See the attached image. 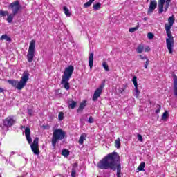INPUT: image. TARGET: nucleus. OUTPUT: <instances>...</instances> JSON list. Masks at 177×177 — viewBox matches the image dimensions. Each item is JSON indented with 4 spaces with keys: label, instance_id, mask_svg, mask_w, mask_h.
I'll list each match as a JSON object with an SVG mask.
<instances>
[{
    "label": "nucleus",
    "instance_id": "09e8293b",
    "mask_svg": "<svg viewBox=\"0 0 177 177\" xmlns=\"http://www.w3.org/2000/svg\"><path fill=\"white\" fill-rule=\"evenodd\" d=\"M55 93H59V90H55Z\"/></svg>",
    "mask_w": 177,
    "mask_h": 177
},
{
    "label": "nucleus",
    "instance_id": "a18cd8bd",
    "mask_svg": "<svg viewBox=\"0 0 177 177\" xmlns=\"http://www.w3.org/2000/svg\"><path fill=\"white\" fill-rule=\"evenodd\" d=\"M28 115H32V109H28Z\"/></svg>",
    "mask_w": 177,
    "mask_h": 177
},
{
    "label": "nucleus",
    "instance_id": "4468645a",
    "mask_svg": "<svg viewBox=\"0 0 177 177\" xmlns=\"http://www.w3.org/2000/svg\"><path fill=\"white\" fill-rule=\"evenodd\" d=\"M168 23L169 25L167 24H165V28H172V26H174V23H175V17L174 15L168 18Z\"/></svg>",
    "mask_w": 177,
    "mask_h": 177
},
{
    "label": "nucleus",
    "instance_id": "412c9836",
    "mask_svg": "<svg viewBox=\"0 0 177 177\" xmlns=\"http://www.w3.org/2000/svg\"><path fill=\"white\" fill-rule=\"evenodd\" d=\"M115 147L116 149H121V139L120 138L115 140Z\"/></svg>",
    "mask_w": 177,
    "mask_h": 177
},
{
    "label": "nucleus",
    "instance_id": "0eeeda50",
    "mask_svg": "<svg viewBox=\"0 0 177 177\" xmlns=\"http://www.w3.org/2000/svg\"><path fill=\"white\" fill-rule=\"evenodd\" d=\"M39 138L38 137L35 138L33 142L30 145V149L35 156H39Z\"/></svg>",
    "mask_w": 177,
    "mask_h": 177
},
{
    "label": "nucleus",
    "instance_id": "79ce46f5",
    "mask_svg": "<svg viewBox=\"0 0 177 177\" xmlns=\"http://www.w3.org/2000/svg\"><path fill=\"white\" fill-rule=\"evenodd\" d=\"M88 124H93V118H92V116H90L88 118Z\"/></svg>",
    "mask_w": 177,
    "mask_h": 177
},
{
    "label": "nucleus",
    "instance_id": "6e6d98bb",
    "mask_svg": "<svg viewBox=\"0 0 177 177\" xmlns=\"http://www.w3.org/2000/svg\"><path fill=\"white\" fill-rule=\"evenodd\" d=\"M0 89H2V88H0Z\"/></svg>",
    "mask_w": 177,
    "mask_h": 177
},
{
    "label": "nucleus",
    "instance_id": "5fc2aeb1",
    "mask_svg": "<svg viewBox=\"0 0 177 177\" xmlns=\"http://www.w3.org/2000/svg\"><path fill=\"white\" fill-rule=\"evenodd\" d=\"M0 177H2V175H1V174H0Z\"/></svg>",
    "mask_w": 177,
    "mask_h": 177
},
{
    "label": "nucleus",
    "instance_id": "603ef678",
    "mask_svg": "<svg viewBox=\"0 0 177 177\" xmlns=\"http://www.w3.org/2000/svg\"><path fill=\"white\" fill-rule=\"evenodd\" d=\"M144 20H145V21L147 20V17H145V18H144Z\"/></svg>",
    "mask_w": 177,
    "mask_h": 177
},
{
    "label": "nucleus",
    "instance_id": "e433bc0d",
    "mask_svg": "<svg viewBox=\"0 0 177 177\" xmlns=\"http://www.w3.org/2000/svg\"><path fill=\"white\" fill-rule=\"evenodd\" d=\"M147 37L149 39H153V38H154V34L149 32L147 34Z\"/></svg>",
    "mask_w": 177,
    "mask_h": 177
},
{
    "label": "nucleus",
    "instance_id": "864d4df0",
    "mask_svg": "<svg viewBox=\"0 0 177 177\" xmlns=\"http://www.w3.org/2000/svg\"><path fill=\"white\" fill-rule=\"evenodd\" d=\"M0 127L2 128V124H1Z\"/></svg>",
    "mask_w": 177,
    "mask_h": 177
},
{
    "label": "nucleus",
    "instance_id": "bb28decb",
    "mask_svg": "<svg viewBox=\"0 0 177 177\" xmlns=\"http://www.w3.org/2000/svg\"><path fill=\"white\" fill-rule=\"evenodd\" d=\"M137 24H138L137 26L129 28V32H135V31H138V30L139 29V22H138Z\"/></svg>",
    "mask_w": 177,
    "mask_h": 177
},
{
    "label": "nucleus",
    "instance_id": "de8ad7c7",
    "mask_svg": "<svg viewBox=\"0 0 177 177\" xmlns=\"http://www.w3.org/2000/svg\"><path fill=\"white\" fill-rule=\"evenodd\" d=\"M3 92V89H0V93H2Z\"/></svg>",
    "mask_w": 177,
    "mask_h": 177
},
{
    "label": "nucleus",
    "instance_id": "473e14b6",
    "mask_svg": "<svg viewBox=\"0 0 177 177\" xmlns=\"http://www.w3.org/2000/svg\"><path fill=\"white\" fill-rule=\"evenodd\" d=\"M58 118L59 121H63L64 118V113L63 112H59L58 115Z\"/></svg>",
    "mask_w": 177,
    "mask_h": 177
},
{
    "label": "nucleus",
    "instance_id": "8fccbe9b",
    "mask_svg": "<svg viewBox=\"0 0 177 177\" xmlns=\"http://www.w3.org/2000/svg\"><path fill=\"white\" fill-rule=\"evenodd\" d=\"M75 167H78V165L77 163L74 164Z\"/></svg>",
    "mask_w": 177,
    "mask_h": 177
},
{
    "label": "nucleus",
    "instance_id": "f257e3e1",
    "mask_svg": "<svg viewBox=\"0 0 177 177\" xmlns=\"http://www.w3.org/2000/svg\"><path fill=\"white\" fill-rule=\"evenodd\" d=\"M97 167L100 169H117V177H121V158L118 153L113 151L106 156L97 163Z\"/></svg>",
    "mask_w": 177,
    "mask_h": 177
},
{
    "label": "nucleus",
    "instance_id": "a878e982",
    "mask_svg": "<svg viewBox=\"0 0 177 177\" xmlns=\"http://www.w3.org/2000/svg\"><path fill=\"white\" fill-rule=\"evenodd\" d=\"M145 167H146V163L145 162H142L140 164V165L138 167V169L139 171H145Z\"/></svg>",
    "mask_w": 177,
    "mask_h": 177
},
{
    "label": "nucleus",
    "instance_id": "cd10ccee",
    "mask_svg": "<svg viewBox=\"0 0 177 177\" xmlns=\"http://www.w3.org/2000/svg\"><path fill=\"white\" fill-rule=\"evenodd\" d=\"M138 80V78L136 77V76L133 77L132 81H133V84L136 89H138V80Z\"/></svg>",
    "mask_w": 177,
    "mask_h": 177
},
{
    "label": "nucleus",
    "instance_id": "ea45409f",
    "mask_svg": "<svg viewBox=\"0 0 177 177\" xmlns=\"http://www.w3.org/2000/svg\"><path fill=\"white\" fill-rule=\"evenodd\" d=\"M75 174H77V171L75 170V169H72L71 171V177H75Z\"/></svg>",
    "mask_w": 177,
    "mask_h": 177
},
{
    "label": "nucleus",
    "instance_id": "7ed1b4c3",
    "mask_svg": "<svg viewBox=\"0 0 177 177\" xmlns=\"http://www.w3.org/2000/svg\"><path fill=\"white\" fill-rule=\"evenodd\" d=\"M66 138V133L62 129H57L53 130V137L51 140V143L53 147H56V144L58 140H63Z\"/></svg>",
    "mask_w": 177,
    "mask_h": 177
},
{
    "label": "nucleus",
    "instance_id": "f704fd0d",
    "mask_svg": "<svg viewBox=\"0 0 177 177\" xmlns=\"http://www.w3.org/2000/svg\"><path fill=\"white\" fill-rule=\"evenodd\" d=\"M102 66L106 71H109V65L107 64V62H103Z\"/></svg>",
    "mask_w": 177,
    "mask_h": 177
},
{
    "label": "nucleus",
    "instance_id": "b1692460",
    "mask_svg": "<svg viewBox=\"0 0 177 177\" xmlns=\"http://www.w3.org/2000/svg\"><path fill=\"white\" fill-rule=\"evenodd\" d=\"M16 15L15 14H10L8 15V17H7V21L8 23H12V21H13V18L15 17Z\"/></svg>",
    "mask_w": 177,
    "mask_h": 177
},
{
    "label": "nucleus",
    "instance_id": "72a5a7b5",
    "mask_svg": "<svg viewBox=\"0 0 177 177\" xmlns=\"http://www.w3.org/2000/svg\"><path fill=\"white\" fill-rule=\"evenodd\" d=\"M174 89H177V76L176 75H174Z\"/></svg>",
    "mask_w": 177,
    "mask_h": 177
},
{
    "label": "nucleus",
    "instance_id": "6ab92c4d",
    "mask_svg": "<svg viewBox=\"0 0 177 177\" xmlns=\"http://www.w3.org/2000/svg\"><path fill=\"white\" fill-rule=\"evenodd\" d=\"M84 140H86V133H82L80 136V138L78 141L79 145H84Z\"/></svg>",
    "mask_w": 177,
    "mask_h": 177
},
{
    "label": "nucleus",
    "instance_id": "58836bf2",
    "mask_svg": "<svg viewBox=\"0 0 177 177\" xmlns=\"http://www.w3.org/2000/svg\"><path fill=\"white\" fill-rule=\"evenodd\" d=\"M138 139L140 142H143V136H142V135L140 134H138L137 135Z\"/></svg>",
    "mask_w": 177,
    "mask_h": 177
},
{
    "label": "nucleus",
    "instance_id": "4be33fe9",
    "mask_svg": "<svg viewBox=\"0 0 177 177\" xmlns=\"http://www.w3.org/2000/svg\"><path fill=\"white\" fill-rule=\"evenodd\" d=\"M145 50V46L143 44H140L136 48L137 53H142Z\"/></svg>",
    "mask_w": 177,
    "mask_h": 177
},
{
    "label": "nucleus",
    "instance_id": "f3484780",
    "mask_svg": "<svg viewBox=\"0 0 177 177\" xmlns=\"http://www.w3.org/2000/svg\"><path fill=\"white\" fill-rule=\"evenodd\" d=\"M85 107H86V100H84L80 103L79 108L77 109V113H82Z\"/></svg>",
    "mask_w": 177,
    "mask_h": 177
},
{
    "label": "nucleus",
    "instance_id": "39448f33",
    "mask_svg": "<svg viewBox=\"0 0 177 177\" xmlns=\"http://www.w3.org/2000/svg\"><path fill=\"white\" fill-rule=\"evenodd\" d=\"M166 34L167 35V39H166V45L167 48L169 50V53H172L174 49V36H172V33L171 32L170 28H165Z\"/></svg>",
    "mask_w": 177,
    "mask_h": 177
},
{
    "label": "nucleus",
    "instance_id": "9d476101",
    "mask_svg": "<svg viewBox=\"0 0 177 177\" xmlns=\"http://www.w3.org/2000/svg\"><path fill=\"white\" fill-rule=\"evenodd\" d=\"M165 3L169 5V3H171V0H158V9L159 15H161L164 12Z\"/></svg>",
    "mask_w": 177,
    "mask_h": 177
},
{
    "label": "nucleus",
    "instance_id": "4c0bfd02",
    "mask_svg": "<svg viewBox=\"0 0 177 177\" xmlns=\"http://www.w3.org/2000/svg\"><path fill=\"white\" fill-rule=\"evenodd\" d=\"M139 93H140V91H139V89H136L135 90V96L136 97H139Z\"/></svg>",
    "mask_w": 177,
    "mask_h": 177
},
{
    "label": "nucleus",
    "instance_id": "aec40b11",
    "mask_svg": "<svg viewBox=\"0 0 177 177\" xmlns=\"http://www.w3.org/2000/svg\"><path fill=\"white\" fill-rule=\"evenodd\" d=\"M3 40L7 41V42H12V39L10 37H8V35H3L0 37V41H3Z\"/></svg>",
    "mask_w": 177,
    "mask_h": 177
},
{
    "label": "nucleus",
    "instance_id": "393cba45",
    "mask_svg": "<svg viewBox=\"0 0 177 177\" xmlns=\"http://www.w3.org/2000/svg\"><path fill=\"white\" fill-rule=\"evenodd\" d=\"M62 155L64 156V157H68V156H70V151H68V149H64L62 151Z\"/></svg>",
    "mask_w": 177,
    "mask_h": 177
},
{
    "label": "nucleus",
    "instance_id": "3c124183",
    "mask_svg": "<svg viewBox=\"0 0 177 177\" xmlns=\"http://www.w3.org/2000/svg\"><path fill=\"white\" fill-rule=\"evenodd\" d=\"M122 91H124V90H120V93H122Z\"/></svg>",
    "mask_w": 177,
    "mask_h": 177
},
{
    "label": "nucleus",
    "instance_id": "c756f323",
    "mask_svg": "<svg viewBox=\"0 0 177 177\" xmlns=\"http://www.w3.org/2000/svg\"><path fill=\"white\" fill-rule=\"evenodd\" d=\"M168 116H169V113H168V111H165L162 115V121H165V120H167V118H168Z\"/></svg>",
    "mask_w": 177,
    "mask_h": 177
},
{
    "label": "nucleus",
    "instance_id": "a19ab883",
    "mask_svg": "<svg viewBox=\"0 0 177 177\" xmlns=\"http://www.w3.org/2000/svg\"><path fill=\"white\" fill-rule=\"evenodd\" d=\"M104 84H105V81H103L97 89H103L104 88V85H105Z\"/></svg>",
    "mask_w": 177,
    "mask_h": 177
},
{
    "label": "nucleus",
    "instance_id": "ddd939ff",
    "mask_svg": "<svg viewBox=\"0 0 177 177\" xmlns=\"http://www.w3.org/2000/svg\"><path fill=\"white\" fill-rule=\"evenodd\" d=\"M103 93V89H97L94 92V94L93 95L92 100L93 102H96L99 97H100V95Z\"/></svg>",
    "mask_w": 177,
    "mask_h": 177
},
{
    "label": "nucleus",
    "instance_id": "20e7f679",
    "mask_svg": "<svg viewBox=\"0 0 177 177\" xmlns=\"http://www.w3.org/2000/svg\"><path fill=\"white\" fill-rule=\"evenodd\" d=\"M28 81V73L24 72L21 80L19 82L16 80H8V83L12 86H15L17 89H23L26 85H27V82Z\"/></svg>",
    "mask_w": 177,
    "mask_h": 177
},
{
    "label": "nucleus",
    "instance_id": "c85d7f7f",
    "mask_svg": "<svg viewBox=\"0 0 177 177\" xmlns=\"http://www.w3.org/2000/svg\"><path fill=\"white\" fill-rule=\"evenodd\" d=\"M1 17H5V16H9V12L8 11H3L0 10Z\"/></svg>",
    "mask_w": 177,
    "mask_h": 177
},
{
    "label": "nucleus",
    "instance_id": "f03ea898",
    "mask_svg": "<svg viewBox=\"0 0 177 177\" xmlns=\"http://www.w3.org/2000/svg\"><path fill=\"white\" fill-rule=\"evenodd\" d=\"M73 73H74V66L73 65H70L66 67L64 71V74L62 76V82L61 84L63 85L65 89H70V78L73 77Z\"/></svg>",
    "mask_w": 177,
    "mask_h": 177
},
{
    "label": "nucleus",
    "instance_id": "423d86ee",
    "mask_svg": "<svg viewBox=\"0 0 177 177\" xmlns=\"http://www.w3.org/2000/svg\"><path fill=\"white\" fill-rule=\"evenodd\" d=\"M35 56V40L32 39L30 42L29 48L27 54V60L28 63H32Z\"/></svg>",
    "mask_w": 177,
    "mask_h": 177
},
{
    "label": "nucleus",
    "instance_id": "2f4dec72",
    "mask_svg": "<svg viewBox=\"0 0 177 177\" xmlns=\"http://www.w3.org/2000/svg\"><path fill=\"white\" fill-rule=\"evenodd\" d=\"M102 4H100V3H97L93 5V9L94 10H99V9H100V6Z\"/></svg>",
    "mask_w": 177,
    "mask_h": 177
},
{
    "label": "nucleus",
    "instance_id": "49530a36",
    "mask_svg": "<svg viewBox=\"0 0 177 177\" xmlns=\"http://www.w3.org/2000/svg\"><path fill=\"white\" fill-rule=\"evenodd\" d=\"M174 96H176V97H177V89H174Z\"/></svg>",
    "mask_w": 177,
    "mask_h": 177
},
{
    "label": "nucleus",
    "instance_id": "37998d69",
    "mask_svg": "<svg viewBox=\"0 0 177 177\" xmlns=\"http://www.w3.org/2000/svg\"><path fill=\"white\" fill-rule=\"evenodd\" d=\"M169 8V4L165 3V8H163V12H164V10H165V12H167V10H168Z\"/></svg>",
    "mask_w": 177,
    "mask_h": 177
},
{
    "label": "nucleus",
    "instance_id": "5701e85b",
    "mask_svg": "<svg viewBox=\"0 0 177 177\" xmlns=\"http://www.w3.org/2000/svg\"><path fill=\"white\" fill-rule=\"evenodd\" d=\"M63 10L67 17H70L71 16V12H70V10H68L67 6H64Z\"/></svg>",
    "mask_w": 177,
    "mask_h": 177
},
{
    "label": "nucleus",
    "instance_id": "9b49d317",
    "mask_svg": "<svg viewBox=\"0 0 177 177\" xmlns=\"http://www.w3.org/2000/svg\"><path fill=\"white\" fill-rule=\"evenodd\" d=\"M156 8H157V0H151L149 3V7L147 10L148 15H151V13H153Z\"/></svg>",
    "mask_w": 177,
    "mask_h": 177
},
{
    "label": "nucleus",
    "instance_id": "2eb2a0df",
    "mask_svg": "<svg viewBox=\"0 0 177 177\" xmlns=\"http://www.w3.org/2000/svg\"><path fill=\"white\" fill-rule=\"evenodd\" d=\"M138 56L140 57L141 60H146L145 63L144 64V67L145 68H147L149 64H150V60L149 59L147 56H143L142 55H139Z\"/></svg>",
    "mask_w": 177,
    "mask_h": 177
},
{
    "label": "nucleus",
    "instance_id": "c9c22d12",
    "mask_svg": "<svg viewBox=\"0 0 177 177\" xmlns=\"http://www.w3.org/2000/svg\"><path fill=\"white\" fill-rule=\"evenodd\" d=\"M156 110L155 111V113L156 114H158V113H160V111H161V105L160 104H156Z\"/></svg>",
    "mask_w": 177,
    "mask_h": 177
},
{
    "label": "nucleus",
    "instance_id": "7c9ffc66",
    "mask_svg": "<svg viewBox=\"0 0 177 177\" xmlns=\"http://www.w3.org/2000/svg\"><path fill=\"white\" fill-rule=\"evenodd\" d=\"M94 1L95 0H89L88 2L84 3V8H89Z\"/></svg>",
    "mask_w": 177,
    "mask_h": 177
},
{
    "label": "nucleus",
    "instance_id": "1a4fd4ad",
    "mask_svg": "<svg viewBox=\"0 0 177 177\" xmlns=\"http://www.w3.org/2000/svg\"><path fill=\"white\" fill-rule=\"evenodd\" d=\"M16 120L13 119V116H8L4 120H3V124L6 128H10L15 125Z\"/></svg>",
    "mask_w": 177,
    "mask_h": 177
},
{
    "label": "nucleus",
    "instance_id": "f8f14e48",
    "mask_svg": "<svg viewBox=\"0 0 177 177\" xmlns=\"http://www.w3.org/2000/svg\"><path fill=\"white\" fill-rule=\"evenodd\" d=\"M25 136L26 138V140L29 145L32 143V138H31V129L30 127H26L25 129Z\"/></svg>",
    "mask_w": 177,
    "mask_h": 177
},
{
    "label": "nucleus",
    "instance_id": "c03bdc74",
    "mask_svg": "<svg viewBox=\"0 0 177 177\" xmlns=\"http://www.w3.org/2000/svg\"><path fill=\"white\" fill-rule=\"evenodd\" d=\"M145 52H150V47L149 46H147L145 48Z\"/></svg>",
    "mask_w": 177,
    "mask_h": 177
},
{
    "label": "nucleus",
    "instance_id": "6e6552de",
    "mask_svg": "<svg viewBox=\"0 0 177 177\" xmlns=\"http://www.w3.org/2000/svg\"><path fill=\"white\" fill-rule=\"evenodd\" d=\"M9 9L12 10V12L14 15H17L19 11L21 9V5H20V2L19 0H16L14 2L11 3L8 6Z\"/></svg>",
    "mask_w": 177,
    "mask_h": 177
},
{
    "label": "nucleus",
    "instance_id": "dca6fc26",
    "mask_svg": "<svg viewBox=\"0 0 177 177\" xmlns=\"http://www.w3.org/2000/svg\"><path fill=\"white\" fill-rule=\"evenodd\" d=\"M68 106L69 109L73 110V109H75V106H77V102L74 101L73 99H68Z\"/></svg>",
    "mask_w": 177,
    "mask_h": 177
},
{
    "label": "nucleus",
    "instance_id": "a211bd4d",
    "mask_svg": "<svg viewBox=\"0 0 177 177\" xmlns=\"http://www.w3.org/2000/svg\"><path fill=\"white\" fill-rule=\"evenodd\" d=\"M88 66H89L91 70H92V67H93V53H91L89 54Z\"/></svg>",
    "mask_w": 177,
    "mask_h": 177
}]
</instances>
